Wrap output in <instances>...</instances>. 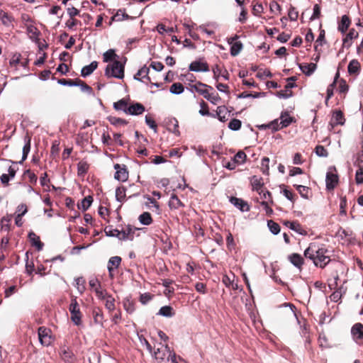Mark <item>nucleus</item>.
<instances>
[{
    "label": "nucleus",
    "mask_w": 363,
    "mask_h": 363,
    "mask_svg": "<svg viewBox=\"0 0 363 363\" xmlns=\"http://www.w3.org/2000/svg\"><path fill=\"white\" fill-rule=\"evenodd\" d=\"M343 267L340 263H335L333 269L330 272V281H333V283H330L329 286L331 287L333 286H337L338 285V281H339V275L338 272L342 271Z\"/></svg>",
    "instance_id": "obj_15"
},
{
    "label": "nucleus",
    "mask_w": 363,
    "mask_h": 363,
    "mask_svg": "<svg viewBox=\"0 0 363 363\" xmlns=\"http://www.w3.org/2000/svg\"><path fill=\"white\" fill-rule=\"evenodd\" d=\"M172 352L167 345H161V347H158L154 352V356L158 363H167L169 361Z\"/></svg>",
    "instance_id": "obj_5"
},
{
    "label": "nucleus",
    "mask_w": 363,
    "mask_h": 363,
    "mask_svg": "<svg viewBox=\"0 0 363 363\" xmlns=\"http://www.w3.org/2000/svg\"><path fill=\"white\" fill-rule=\"evenodd\" d=\"M190 71L193 72H208L209 67L206 62L196 60L192 62L189 67Z\"/></svg>",
    "instance_id": "obj_12"
},
{
    "label": "nucleus",
    "mask_w": 363,
    "mask_h": 363,
    "mask_svg": "<svg viewBox=\"0 0 363 363\" xmlns=\"http://www.w3.org/2000/svg\"><path fill=\"white\" fill-rule=\"evenodd\" d=\"M283 224L300 235H306L307 234L306 230H304L301 225L297 221L284 220Z\"/></svg>",
    "instance_id": "obj_18"
},
{
    "label": "nucleus",
    "mask_w": 363,
    "mask_h": 363,
    "mask_svg": "<svg viewBox=\"0 0 363 363\" xmlns=\"http://www.w3.org/2000/svg\"><path fill=\"white\" fill-rule=\"evenodd\" d=\"M345 121L343 113L340 110H335L333 111L330 125L333 127L336 125H343Z\"/></svg>",
    "instance_id": "obj_19"
},
{
    "label": "nucleus",
    "mask_w": 363,
    "mask_h": 363,
    "mask_svg": "<svg viewBox=\"0 0 363 363\" xmlns=\"http://www.w3.org/2000/svg\"><path fill=\"white\" fill-rule=\"evenodd\" d=\"M227 108L225 106H220L217 107L215 117L217 116L218 120L221 122H225L228 120L225 116Z\"/></svg>",
    "instance_id": "obj_34"
},
{
    "label": "nucleus",
    "mask_w": 363,
    "mask_h": 363,
    "mask_svg": "<svg viewBox=\"0 0 363 363\" xmlns=\"http://www.w3.org/2000/svg\"><path fill=\"white\" fill-rule=\"evenodd\" d=\"M350 25V20L346 15L342 16L341 21L338 24V30L344 33L347 31Z\"/></svg>",
    "instance_id": "obj_28"
},
{
    "label": "nucleus",
    "mask_w": 363,
    "mask_h": 363,
    "mask_svg": "<svg viewBox=\"0 0 363 363\" xmlns=\"http://www.w3.org/2000/svg\"><path fill=\"white\" fill-rule=\"evenodd\" d=\"M230 203L240 209L241 211H250V206L247 201H244L242 199L237 198L235 196H231L230 199Z\"/></svg>",
    "instance_id": "obj_17"
},
{
    "label": "nucleus",
    "mask_w": 363,
    "mask_h": 363,
    "mask_svg": "<svg viewBox=\"0 0 363 363\" xmlns=\"http://www.w3.org/2000/svg\"><path fill=\"white\" fill-rule=\"evenodd\" d=\"M201 109L199 110V113L202 116H211L212 117H215L214 114H211L209 112L208 104L204 101H201L200 103Z\"/></svg>",
    "instance_id": "obj_55"
},
{
    "label": "nucleus",
    "mask_w": 363,
    "mask_h": 363,
    "mask_svg": "<svg viewBox=\"0 0 363 363\" xmlns=\"http://www.w3.org/2000/svg\"><path fill=\"white\" fill-rule=\"evenodd\" d=\"M28 238L32 242V244L37 247L38 250H42L43 243L40 241L38 235H37L34 232H30L28 233Z\"/></svg>",
    "instance_id": "obj_26"
},
{
    "label": "nucleus",
    "mask_w": 363,
    "mask_h": 363,
    "mask_svg": "<svg viewBox=\"0 0 363 363\" xmlns=\"http://www.w3.org/2000/svg\"><path fill=\"white\" fill-rule=\"evenodd\" d=\"M169 206L171 208L177 209L180 207L184 206V204L175 194H172L169 201Z\"/></svg>",
    "instance_id": "obj_33"
},
{
    "label": "nucleus",
    "mask_w": 363,
    "mask_h": 363,
    "mask_svg": "<svg viewBox=\"0 0 363 363\" xmlns=\"http://www.w3.org/2000/svg\"><path fill=\"white\" fill-rule=\"evenodd\" d=\"M0 20L1 21V22L4 25L8 26L11 23L13 18L7 13L1 10L0 11Z\"/></svg>",
    "instance_id": "obj_48"
},
{
    "label": "nucleus",
    "mask_w": 363,
    "mask_h": 363,
    "mask_svg": "<svg viewBox=\"0 0 363 363\" xmlns=\"http://www.w3.org/2000/svg\"><path fill=\"white\" fill-rule=\"evenodd\" d=\"M89 164L86 161H80L77 164V174L79 177H84L89 170Z\"/></svg>",
    "instance_id": "obj_30"
},
{
    "label": "nucleus",
    "mask_w": 363,
    "mask_h": 363,
    "mask_svg": "<svg viewBox=\"0 0 363 363\" xmlns=\"http://www.w3.org/2000/svg\"><path fill=\"white\" fill-rule=\"evenodd\" d=\"M288 260L299 270L302 269L305 264L304 258L298 253H291L288 256Z\"/></svg>",
    "instance_id": "obj_11"
},
{
    "label": "nucleus",
    "mask_w": 363,
    "mask_h": 363,
    "mask_svg": "<svg viewBox=\"0 0 363 363\" xmlns=\"http://www.w3.org/2000/svg\"><path fill=\"white\" fill-rule=\"evenodd\" d=\"M242 49V43L240 41L235 42L231 45L230 55L232 56L238 55Z\"/></svg>",
    "instance_id": "obj_44"
},
{
    "label": "nucleus",
    "mask_w": 363,
    "mask_h": 363,
    "mask_svg": "<svg viewBox=\"0 0 363 363\" xmlns=\"http://www.w3.org/2000/svg\"><path fill=\"white\" fill-rule=\"evenodd\" d=\"M62 359L67 362H71L73 359V353L69 349H63L60 353Z\"/></svg>",
    "instance_id": "obj_47"
},
{
    "label": "nucleus",
    "mask_w": 363,
    "mask_h": 363,
    "mask_svg": "<svg viewBox=\"0 0 363 363\" xmlns=\"http://www.w3.org/2000/svg\"><path fill=\"white\" fill-rule=\"evenodd\" d=\"M169 90L170 92L174 94H179L184 91V88L182 84L179 82H176L171 85Z\"/></svg>",
    "instance_id": "obj_45"
},
{
    "label": "nucleus",
    "mask_w": 363,
    "mask_h": 363,
    "mask_svg": "<svg viewBox=\"0 0 363 363\" xmlns=\"http://www.w3.org/2000/svg\"><path fill=\"white\" fill-rule=\"evenodd\" d=\"M121 260H122L121 257H118V256L111 257L109 259V260L108 262V270L109 277L111 279L113 278V277H114L113 270L115 269H117L120 266Z\"/></svg>",
    "instance_id": "obj_14"
},
{
    "label": "nucleus",
    "mask_w": 363,
    "mask_h": 363,
    "mask_svg": "<svg viewBox=\"0 0 363 363\" xmlns=\"http://www.w3.org/2000/svg\"><path fill=\"white\" fill-rule=\"evenodd\" d=\"M261 171L264 174H269V158L264 157L261 161Z\"/></svg>",
    "instance_id": "obj_49"
},
{
    "label": "nucleus",
    "mask_w": 363,
    "mask_h": 363,
    "mask_svg": "<svg viewBox=\"0 0 363 363\" xmlns=\"http://www.w3.org/2000/svg\"><path fill=\"white\" fill-rule=\"evenodd\" d=\"M189 87L188 89L191 92H197L200 95H202L205 99L206 96H207L209 92L208 91V88L210 89H213V87L211 86H208L204 83H202L201 82H196L194 84L188 83Z\"/></svg>",
    "instance_id": "obj_6"
},
{
    "label": "nucleus",
    "mask_w": 363,
    "mask_h": 363,
    "mask_svg": "<svg viewBox=\"0 0 363 363\" xmlns=\"http://www.w3.org/2000/svg\"><path fill=\"white\" fill-rule=\"evenodd\" d=\"M30 140H31V138L30 136L28 135H26L25 137V142H26V144L25 145L23 146V156H22V160H25L27 157H28V155L30 150Z\"/></svg>",
    "instance_id": "obj_42"
},
{
    "label": "nucleus",
    "mask_w": 363,
    "mask_h": 363,
    "mask_svg": "<svg viewBox=\"0 0 363 363\" xmlns=\"http://www.w3.org/2000/svg\"><path fill=\"white\" fill-rule=\"evenodd\" d=\"M126 109V114L133 116L141 115L145 111V108L142 104L130 101H129L128 107Z\"/></svg>",
    "instance_id": "obj_10"
},
{
    "label": "nucleus",
    "mask_w": 363,
    "mask_h": 363,
    "mask_svg": "<svg viewBox=\"0 0 363 363\" xmlns=\"http://www.w3.org/2000/svg\"><path fill=\"white\" fill-rule=\"evenodd\" d=\"M109 121L114 125H125L128 124V121L126 120L116 117L110 118Z\"/></svg>",
    "instance_id": "obj_63"
},
{
    "label": "nucleus",
    "mask_w": 363,
    "mask_h": 363,
    "mask_svg": "<svg viewBox=\"0 0 363 363\" xmlns=\"http://www.w3.org/2000/svg\"><path fill=\"white\" fill-rule=\"evenodd\" d=\"M326 188L328 190H333L338 183V176L332 172H328L326 174Z\"/></svg>",
    "instance_id": "obj_16"
},
{
    "label": "nucleus",
    "mask_w": 363,
    "mask_h": 363,
    "mask_svg": "<svg viewBox=\"0 0 363 363\" xmlns=\"http://www.w3.org/2000/svg\"><path fill=\"white\" fill-rule=\"evenodd\" d=\"M114 169L116 170L114 178L120 182H126L128 179L129 173L125 164H115Z\"/></svg>",
    "instance_id": "obj_8"
},
{
    "label": "nucleus",
    "mask_w": 363,
    "mask_h": 363,
    "mask_svg": "<svg viewBox=\"0 0 363 363\" xmlns=\"http://www.w3.org/2000/svg\"><path fill=\"white\" fill-rule=\"evenodd\" d=\"M138 220L140 222V223L145 225H149L153 221L152 216L149 212H144L142 214H140L139 216Z\"/></svg>",
    "instance_id": "obj_35"
},
{
    "label": "nucleus",
    "mask_w": 363,
    "mask_h": 363,
    "mask_svg": "<svg viewBox=\"0 0 363 363\" xmlns=\"http://www.w3.org/2000/svg\"><path fill=\"white\" fill-rule=\"evenodd\" d=\"M337 84H338L337 91L340 94H345L347 92L349 89V86L345 79H340V81L337 83Z\"/></svg>",
    "instance_id": "obj_57"
},
{
    "label": "nucleus",
    "mask_w": 363,
    "mask_h": 363,
    "mask_svg": "<svg viewBox=\"0 0 363 363\" xmlns=\"http://www.w3.org/2000/svg\"><path fill=\"white\" fill-rule=\"evenodd\" d=\"M348 72L352 76H357L360 73L361 65L357 60H352L348 65Z\"/></svg>",
    "instance_id": "obj_21"
},
{
    "label": "nucleus",
    "mask_w": 363,
    "mask_h": 363,
    "mask_svg": "<svg viewBox=\"0 0 363 363\" xmlns=\"http://www.w3.org/2000/svg\"><path fill=\"white\" fill-rule=\"evenodd\" d=\"M168 129L176 135H179V122L175 118H170L168 122Z\"/></svg>",
    "instance_id": "obj_32"
},
{
    "label": "nucleus",
    "mask_w": 363,
    "mask_h": 363,
    "mask_svg": "<svg viewBox=\"0 0 363 363\" xmlns=\"http://www.w3.org/2000/svg\"><path fill=\"white\" fill-rule=\"evenodd\" d=\"M325 30H323L320 28L319 35L315 41V44H316L315 45V50H318V45L322 46L323 44H325L326 43L325 39Z\"/></svg>",
    "instance_id": "obj_52"
},
{
    "label": "nucleus",
    "mask_w": 363,
    "mask_h": 363,
    "mask_svg": "<svg viewBox=\"0 0 363 363\" xmlns=\"http://www.w3.org/2000/svg\"><path fill=\"white\" fill-rule=\"evenodd\" d=\"M120 240H133L134 230L130 225H128L124 230H120Z\"/></svg>",
    "instance_id": "obj_27"
},
{
    "label": "nucleus",
    "mask_w": 363,
    "mask_h": 363,
    "mask_svg": "<svg viewBox=\"0 0 363 363\" xmlns=\"http://www.w3.org/2000/svg\"><path fill=\"white\" fill-rule=\"evenodd\" d=\"M107 77L123 79L124 77V65L118 60H114L112 64H108L105 70Z\"/></svg>",
    "instance_id": "obj_2"
},
{
    "label": "nucleus",
    "mask_w": 363,
    "mask_h": 363,
    "mask_svg": "<svg viewBox=\"0 0 363 363\" xmlns=\"http://www.w3.org/2000/svg\"><path fill=\"white\" fill-rule=\"evenodd\" d=\"M294 186L296 189V190L303 198L308 199V194L309 191L308 187L298 184H294Z\"/></svg>",
    "instance_id": "obj_54"
},
{
    "label": "nucleus",
    "mask_w": 363,
    "mask_h": 363,
    "mask_svg": "<svg viewBox=\"0 0 363 363\" xmlns=\"http://www.w3.org/2000/svg\"><path fill=\"white\" fill-rule=\"evenodd\" d=\"M363 156V150L359 151L354 157V164L358 167L356 172L355 180L357 184L363 183V166L362 162V157Z\"/></svg>",
    "instance_id": "obj_7"
},
{
    "label": "nucleus",
    "mask_w": 363,
    "mask_h": 363,
    "mask_svg": "<svg viewBox=\"0 0 363 363\" xmlns=\"http://www.w3.org/2000/svg\"><path fill=\"white\" fill-rule=\"evenodd\" d=\"M130 101V98H123L119 101L113 103V108L116 111H123L126 114V108H128V104Z\"/></svg>",
    "instance_id": "obj_22"
},
{
    "label": "nucleus",
    "mask_w": 363,
    "mask_h": 363,
    "mask_svg": "<svg viewBox=\"0 0 363 363\" xmlns=\"http://www.w3.org/2000/svg\"><path fill=\"white\" fill-rule=\"evenodd\" d=\"M24 174L28 178V181L31 184H35L38 180L37 175L31 172L30 169H28L25 172Z\"/></svg>",
    "instance_id": "obj_64"
},
{
    "label": "nucleus",
    "mask_w": 363,
    "mask_h": 363,
    "mask_svg": "<svg viewBox=\"0 0 363 363\" xmlns=\"http://www.w3.org/2000/svg\"><path fill=\"white\" fill-rule=\"evenodd\" d=\"M279 119H275L271 123H269L268 125H265V128H268L269 129H272L273 131H277L280 129H282L281 128V124H280V122H279Z\"/></svg>",
    "instance_id": "obj_62"
},
{
    "label": "nucleus",
    "mask_w": 363,
    "mask_h": 363,
    "mask_svg": "<svg viewBox=\"0 0 363 363\" xmlns=\"http://www.w3.org/2000/svg\"><path fill=\"white\" fill-rule=\"evenodd\" d=\"M252 190L257 191L259 195H262L264 189L263 179L256 175L252 176L250 179Z\"/></svg>",
    "instance_id": "obj_13"
},
{
    "label": "nucleus",
    "mask_w": 363,
    "mask_h": 363,
    "mask_svg": "<svg viewBox=\"0 0 363 363\" xmlns=\"http://www.w3.org/2000/svg\"><path fill=\"white\" fill-rule=\"evenodd\" d=\"M237 2L238 4V6H240L241 7V11L240 13L238 21L241 23H245L247 18V10L244 6L245 1H237Z\"/></svg>",
    "instance_id": "obj_38"
},
{
    "label": "nucleus",
    "mask_w": 363,
    "mask_h": 363,
    "mask_svg": "<svg viewBox=\"0 0 363 363\" xmlns=\"http://www.w3.org/2000/svg\"><path fill=\"white\" fill-rule=\"evenodd\" d=\"M246 158L247 155L245 153V152L242 150H240L234 155V157L232 159L238 165H239L245 163L246 161Z\"/></svg>",
    "instance_id": "obj_39"
},
{
    "label": "nucleus",
    "mask_w": 363,
    "mask_h": 363,
    "mask_svg": "<svg viewBox=\"0 0 363 363\" xmlns=\"http://www.w3.org/2000/svg\"><path fill=\"white\" fill-rule=\"evenodd\" d=\"M303 255L320 268H324L330 262L329 250L324 244L318 242H311L304 250Z\"/></svg>",
    "instance_id": "obj_1"
},
{
    "label": "nucleus",
    "mask_w": 363,
    "mask_h": 363,
    "mask_svg": "<svg viewBox=\"0 0 363 363\" xmlns=\"http://www.w3.org/2000/svg\"><path fill=\"white\" fill-rule=\"evenodd\" d=\"M315 154L319 157H326L328 155V150L323 145H317L315 148Z\"/></svg>",
    "instance_id": "obj_60"
},
{
    "label": "nucleus",
    "mask_w": 363,
    "mask_h": 363,
    "mask_svg": "<svg viewBox=\"0 0 363 363\" xmlns=\"http://www.w3.org/2000/svg\"><path fill=\"white\" fill-rule=\"evenodd\" d=\"M126 188L123 186H119L116 190V198L119 202H123L126 196Z\"/></svg>",
    "instance_id": "obj_40"
},
{
    "label": "nucleus",
    "mask_w": 363,
    "mask_h": 363,
    "mask_svg": "<svg viewBox=\"0 0 363 363\" xmlns=\"http://www.w3.org/2000/svg\"><path fill=\"white\" fill-rule=\"evenodd\" d=\"M98 67V62L93 61L90 65L84 66L81 71V75L84 77L90 75Z\"/></svg>",
    "instance_id": "obj_25"
},
{
    "label": "nucleus",
    "mask_w": 363,
    "mask_h": 363,
    "mask_svg": "<svg viewBox=\"0 0 363 363\" xmlns=\"http://www.w3.org/2000/svg\"><path fill=\"white\" fill-rule=\"evenodd\" d=\"M86 281L83 277H77L75 279V286L80 294H82L86 290Z\"/></svg>",
    "instance_id": "obj_41"
},
{
    "label": "nucleus",
    "mask_w": 363,
    "mask_h": 363,
    "mask_svg": "<svg viewBox=\"0 0 363 363\" xmlns=\"http://www.w3.org/2000/svg\"><path fill=\"white\" fill-rule=\"evenodd\" d=\"M76 83H77L76 86H80L82 91L87 92L89 94L93 93L92 88L90 86H89L88 84H86L84 81H82L79 79H77Z\"/></svg>",
    "instance_id": "obj_51"
},
{
    "label": "nucleus",
    "mask_w": 363,
    "mask_h": 363,
    "mask_svg": "<svg viewBox=\"0 0 363 363\" xmlns=\"http://www.w3.org/2000/svg\"><path fill=\"white\" fill-rule=\"evenodd\" d=\"M293 119L288 112H282L279 118L280 124H281V128H284L289 126L292 123Z\"/></svg>",
    "instance_id": "obj_29"
},
{
    "label": "nucleus",
    "mask_w": 363,
    "mask_h": 363,
    "mask_svg": "<svg viewBox=\"0 0 363 363\" xmlns=\"http://www.w3.org/2000/svg\"><path fill=\"white\" fill-rule=\"evenodd\" d=\"M26 31L32 40L37 41L39 40L40 32L35 26L32 24L28 25L26 26Z\"/></svg>",
    "instance_id": "obj_23"
},
{
    "label": "nucleus",
    "mask_w": 363,
    "mask_h": 363,
    "mask_svg": "<svg viewBox=\"0 0 363 363\" xmlns=\"http://www.w3.org/2000/svg\"><path fill=\"white\" fill-rule=\"evenodd\" d=\"M8 172L9 174L4 173L1 176V182L4 185H8L9 180L15 177L16 170L13 167L9 166Z\"/></svg>",
    "instance_id": "obj_24"
},
{
    "label": "nucleus",
    "mask_w": 363,
    "mask_h": 363,
    "mask_svg": "<svg viewBox=\"0 0 363 363\" xmlns=\"http://www.w3.org/2000/svg\"><path fill=\"white\" fill-rule=\"evenodd\" d=\"M150 69L149 67L144 66L140 68L134 76L135 79L141 80L139 77L147 78L150 82V78L148 77Z\"/></svg>",
    "instance_id": "obj_37"
},
{
    "label": "nucleus",
    "mask_w": 363,
    "mask_h": 363,
    "mask_svg": "<svg viewBox=\"0 0 363 363\" xmlns=\"http://www.w3.org/2000/svg\"><path fill=\"white\" fill-rule=\"evenodd\" d=\"M158 314L165 317H172L174 315V312L172 307L165 306L160 309Z\"/></svg>",
    "instance_id": "obj_43"
},
{
    "label": "nucleus",
    "mask_w": 363,
    "mask_h": 363,
    "mask_svg": "<svg viewBox=\"0 0 363 363\" xmlns=\"http://www.w3.org/2000/svg\"><path fill=\"white\" fill-rule=\"evenodd\" d=\"M242 123L239 119H232L229 124L228 128L233 130H238L241 128Z\"/></svg>",
    "instance_id": "obj_59"
},
{
    "label": "nucleus",
    "mask_w": 363,
    "mask_h": 363,
    "mask_svg": "<svg viewBox=\"0 0 363 363\" xmlns=\"http://www.w3.org/2000/svg\"><path fill=\"white\" fill-rule=\"evenodd\" d=\"M300 68L306 75L310 76L315 70L316 65L314 63L304 64L300 65Z\"/></svg>",
    "instance_id": "obj_36"
},
{
    "label": "nucleus",
    "mask_w": 363,
    "mask_h": 363,
    "mask_svg": "<svg viewBox=\"0 0 363 363\" xmlns=\"http://www.w3.org/2000/svg\"><path fill=\"white\" fill-rule=\"evenodd\" d=\"M38 335L40 344L43 346L48 347L50 346L52 342L54 341V337L52 336L51 329L45 327L40 326L38 329Z\"/></svg>",
    "instance_id": "obj_4"
},
{
    "label": "nucleus",
    "mask_w": 363,
    "mask_h": 363,
    "mask_svg": "<svg viewBox=\"0 0 363 363\" xmlns=\"http://www.w3.org/2000/svg\"><path fill=\"white\" fill-rule=\"evenodd\" d=\"M105 307L110 313L115 310V298L111 295H107Z\"/></svg>",
    "instance_id": "obj_46"
},
{
    "label": "nucleus",
    "mask_w": 363,
    "mask_h": 363,
    "mask_svg": "<svg viewBox=\"0 0 363 363\" xmlns=\"http://www.w3.org/2000/svg\"><path fill=\"white\" fill-rule=\"evenodd\" d=\"M351 335L354 341L362 345L363 341V325L360 323H355L351 329Z\"/></svg>",
    "instance_id": "obj_9"
},
{
    "label": "nucleus",
    "mask_w": 363,
    "mask_h": 363,
    "mask_svg": "<svg viewBox=\"0 0 363 363\" xmlns=\"http://www.w3.org/2000/svg\"><path fill=\"white\" fill-rule=\"evenodd\" d=\"M267 226L269 228L270 231L274 235H277L280 232L279 225L272 220H269L267 221Z\"/></svg>",
    "instance_id": "obj_50"
},
{
    "label": "nucleus",
    "mask_w": 363,
    "mask_h": 363,
    "mask_svg": "<svg viewBox=\"0 0 363 363\" xmlns=\"http://www.w3.org/2000/svg\"><path fill=\"white\" fill-rule=\"evenodd\" d=\"M116 54L115 53V51L112 49H110L105 52L103 55V60L104 62H108L110 61H112L115 59L116 57Z\"/></svg>",
    "instance_id": "obj_53"
},
{
    "label": "nucleus",
    "mask_w": 363,
    "mask_h": 363,
    "mask_svg": "<svg viewBox=\"0 0 363 363\" xmlns=\"http://www.w3.org/2000/svg\"><path fill=\"white\" fill-rule=\"evenodd\" d=\"M69 311L71 315V320L74 323V325H80L82 324V313L80 311L77 297L72 298L71 303L69 306Z\"/></svg>",
    "instance_id": "obj_3"
},
{
    "label": "nucleus",
    "mask_w": 363,
    "mask_h": 363,
    "mask_svg": "<svg viewBox=\"0 0 363 363\" xmlns=\"http://www.w3.org/2000/svg\"><path fill=\"white\" fill-rule=\"evenodd\" d=\"M104 232L108 236L116 237L120 239V230L118 229H113L111 226H107L104 229Z\"/></svg>",
    "instance_id": "obj_58"
},
{
    "label": "nucleus",
    "mask_w": 363,
    "mask_h": 363,
    "mask_svg": "<svg viewBox=\"0 0 363 363\" xmlns=\"http://www.w3.org/2000/svg\"><path fill=\"white\" fill-rule=\"evenodd\" d=\"M92 315L94 323L103 326L104 322V315L102 309L100 307L94 308L92 311Z\"/></svg>",
    "instance_id": "obj_20"
},
{
    "label": "nucleus",
    "mask_w": 363,
    "mask_h": 363,
    "mask_svg": "<svg viewBox=\"0 0 363 363\" xmlns=\"http://www.w3.org/2000/svg\"><path fill=\"white\" fill-rule=\"evenodd\" d=\"M93 202V198L91 196H88L83 199L82 201V209L85 211H86Z\"/></svg>",
    "instance_id": "obj_61"
},
{
    "label": "nucleus",
    "mask_w": 363,
    "mask_h": 363,
    "mask_svg": "<svg viewBox=\"0 0 363 363\" xmlns=\"http://www.w3.org/2000/svg\"><path fill=\"white\" fill-rule=\"evenodd\" d=\"M10 219L6 217L1 218L0 222V230L9 232L10 230Z\"/></svg>",
    "instance_id": "obj_56"
},
{
    "label": "nucleus",
    "mask_w": 363,
    "mask_h": 363,
    "mask_svg": "<svg viewBox=\"0 0 363 363\" xmlns=\"http://www.w3.org/2000/svg\"><path fill=\"white\" fill-rule=\"evenodd\" d=\"M123 308L127 311V313L131 314L135 311V302L130 299L129 297H126L124 298L123 301Z\"/></svg>",
    "instance_id": "obj_31"
}]
</instances>
